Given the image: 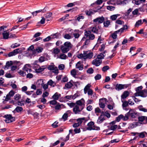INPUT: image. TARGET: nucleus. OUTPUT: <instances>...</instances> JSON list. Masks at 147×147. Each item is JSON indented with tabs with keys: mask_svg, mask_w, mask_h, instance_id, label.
<instances>
[{
	"mask_svg": "<svg viewBox=\"0 0 147 147\" xmlns=\"http://www.w3.org/2000/svg\"><path fill=\"white\" fill-rule=\"evenodd\" d=\"M68 80V78L66 76H65L62 78L61 80L62 82H65L67 81Z\"/></svg>",
	"mask_w": 147,
	"mask_h": 147,
	"instance_id": "62",
	"label": "nucleus"
},
{
	"mask_svg": "<svg viewBox=\"0 0 147 147\" xmlns=\"http://www.w3.org/2000/svg\"><path fill=\"white\" fill-rule=\"evenodd\" d=\"M94 70L92 68H89L86 71L87 73L90 74H92L94 72Z\"/></svg>",
	"mask_w": 147,
	"mask_h": 147,
	"instance_id": "45",
	"label": "nucleus"
},
{
	"mask_svg": "<svg viewBox=\"0 0 147 147\" xmlns=\"http://www.w3.org/2000/svg\"><path fill=\"white\" fill-rule=\"evenodd\" d=\"M21 98V96L19 94H16L14 96V99L18 100Z\"/></svg>",
	"mask_w": 147,
	"mask_h": 147,
	"instance_id": "56",
	"label": "nucleus"
},
{
	"mask_svg": "<svg viewBox=\"0 0 147 147\" xmlns=\"http://www.w3.org/2000/svg\"><path fill=\"white\" fill-rule=\"evenodd\" d=\"M103 23L104 27H108L110 24V22L109 20H107L105 21H104Z\"/></svg>",
	"mask_w": 147,
	"mask_h": 147,
	"instance_id": "28",
	"label": "nucleus"
},
{
	"mask_svg": "<svg viewBox=\"0 0 147 147\" xmlns=\"http://www.w3.org/2000/svg\"><path fill=\"white\" fill-rule=\"evenodd\" d=\"M118 33V32H116V31L114 32L111 35L112 37L114 39H115L117 37V34Z\"/></svg>",
	"mask_w": 147,
	"mask_h": 147,
	"instance_id": "43",
	"label": "nucleus"
},
{
	"mask_svg": "<svg viewBox=\"0 0 147 147\" xmlns=\"http://www.w3.org/2000/svg\"><path fill=\"white\" fill-rule=\"evenodd\" d=\"M115 23H116L117 24H120V25H121L122 24H124V23L123 21H121L120 20H117L116 21Z\"/></svg>",
	"mask_w": 147,
	"mask_h": 147,
	"instance_id": "63",
	"label": "nucleus"
},
{
	"mask_svg": "<svg viewBox=\"0 0 147 147\" xmlns=\"http://www.w3.org/2000/svg\"><path fill=\"white\" fill-rule=\"evenodd\" d=\"M85 13L86 15L88 16H90L93 13L92 10H86L85 11Z\"/></svg>",
	"mask_w": 147,
	"mask_h": 147,
	"instance_id": "37",
	"label": "nucleus"
},
{
	"mask_svg": "<svg viewBox=\"0 0 147 147\" xmlns=\"http://www.w3.org/2000/svg\"><path fill=\"white\" fill-rule=\"evenodd\" d=\"M45 57L44 56H41L39 58V59H38V61H36L34 63V64L35 65L36 64V63L39 61L40 63H42L44 61H45Z\"/></svg>",
	"mask_w": 147,
	"mask_h": 147,
	"instance_id": "22",
	"label": "nucleus"
},
{
	"mask_svg": "<svg viewBox=\"0 0 147 147\" xmlns=\"http://www.w3.org/2000/svg\"><path fill=\"white\" fill-rule=\"evenodd\" d=\"M127 113L129 116L132 118H135L138 116L137 112L133 109H130Z\"/></svg>",
	"mask_w": 147,
	"mask_h": 147,
	"instance_id": "10",
	"label": "nucleus"
},
{
	"mask_svg": "<svg viewBox=\"0 0 147 147\" xmlns=\"http://www.w3.org/2000/svg\"><path fill=\"white\" fill-rule=\"evenodd\" d=\"M146 136H147V133L145 131H143L141 132H138V136H135L133 139L130 140L129 142H130L133 140L139 139V138H144Z\"/></svg>",
	"mask_w": 147,
	"mask_h": 147,
	"instance_id": "4",
	"label": "nucleus"
},
{
	"mask_svg": "<svg viewBox=\"0 0 147 147\" xmlns=\"http://www.w3.org/2000/svg\"><path fill=\"white\" fill-rule=\"evenodd\" d=\"M94 123L93 121H90L87 124L88 127L86 128V130H100V128L99 127L95 126L94 125Z\"/></svg>",
	"mask_w": 147,
	"mask_h": 147,
	"instance_id": "3",
	"label": "nucleus"
},
{
	"mask_svg": "<svg viewBox=\"0 0 147 147\" xmlns=\"http://www.w3.org/2000/svg\"><path fill=\"white\" fill-rule=\"evenodd\" d=\"M5 116L6 118L5 121L7 123L12 122L15 120V118L14 117H12L11 115H5Z\"/></svg>",
	"mask_w": 147,
	"mask_h": 147,
	"instance_id": "6",
	"label": "nucleus"
},
{
	"mask_svg": "<svg viewBox=\"0 0 147 147\" xmlns=\"http://www.w3.org/2000/svg\"><path fill=\"white\" fill-rule=\"evenodd\" d=\"M100 28L99 26H98V28L96 26L91 27L89 28V31H90L91 32H92L94 33L97 34H99V32H100L99 30Z\"/></svg>",
	"mask_w": 147,
	"mask_h": 147,
	"instance_id": "9",
	"label": "nucleus"
},
{
	"mask_svg": "<svg viewBox=\"0 0 147 147\" xmlns=\"http://www.w3.org/2000/svg\"><path fill=\"white\" fill-rule=\"evenodd\" d=\"M84 17L82 16L79 15L78 17H77V18L76 19L78 21H81L82 20L84 19Z\"/></svg>",
	"mask_w": 147,
	"mask_h": 147,
	"instance_id": "39",
	"label": "nucleus"
},
{
	"mask_svg": "<svg viewBox=\"0 0 147 147\" xmlns=\"http://www.w3.org/2000/svg\"><path fill=\"white\" fill-rule=\"evenodd\" d=\"M123 117V115L121 114L119 115L116 118V120L118 121H119Z\"/></svg>",
	"mask_w": 147,
	"mask_h": 147,
	"instance_id": "60",
	"label": "nucleus"
},
{
	"mask_svg": "<svg viewBox=\"0 0 147 147\" xmlns=\"http://www.w3.org/2000/svg\"><path fill=\"white\" fill-rule=\"evenodd\" d=\"M81 63L80 61H79L77 62L76 65V68L78 69L79 70H82L84 68L83 65Z\"/></svg>",
	"mask_w": 147,
	"mask_h": 147,
	"instance_id": "14",
	"label": "nucleus"
},
{
	"mask_svg": "<svg viewBox=\"0 0 147 147\" xmlns=\"http://www.w3.org/2000/svg\"><path fill=\"white\" fill-rule=\"evenodd\" d=\"M103 100H105V101H106L107 99L106 98H101L100 99V102H99V106L100 108H104L105 107V103L103 102H102V101Z\"/></svg>",
	"mask_w": 147,
	"mask_h": 147,
	"instance_id": "18",
	"label": "nucleus"
},
{
	"mask_svg": "<svg viewBox=\"0 0 147 147\" xmlns=\"http://www.w3.org/2000/svg\"><path fill=\"white\" fill-rule=\"evenodd\" d=\"M52 14L51 13H47L45 15V16L46 20L48 21L50 20V19L52 15Z\"/></svg>",
	"mask_w": 147,
	"mask_h": 147,
	"instance_id": "26",
	"label": "nucleus"
},
{
	"mask_svg": "<svg viewBox=\"0 0 147 147\" xmlns=\"http://www.w3.org/2000/svg\"><path fill=\"white\" fill-rule=\"evenodd\" d=\"M37 53H41L43 50V49L41 47H38L36 49Z\"/></svg>",
	"mask_w": 147,
	"mask_h": 147,
	"instance_id": "53",
	"label": "nucleus"
},
{
	"mask_svg": "<svg viewBox=\"0 0 147 147\" xmlns=\"http://www.w3.org/2000/svg\"><path fill=\"white\" fill-rule=\"evenodd\" d=\"M71 74L74 78H76V72L75 69H72L71 71Z\"/></svg>",
	"mask_w": 147,
	"mask_h": 147,
	"instance_id": "36",
	"label": "nucleus"
},
{
	"mask_svg": "<svg viewBox=\"0 0 147 147\" xmlns=\"http://www.w3.org/2000/svg\"><path fill=\"white\" fill-rule=\"evenodd\" d=\"M85 53L86 55V59L87 58L91 59V58L93 55V53L92 52H89L88 51L85 52Z\"/></svg>",
	"mask_w": 147,
	"mask_h": 147,
	"instance_id": "17",
	"label": "nucleus"
},
{
	"mask_svg": "<svg viewBox=\"0 0 147 147\" xmlns=\"http://www.w3.org/2000/svg\"><path fill=\"white\" fill-rule=\"evenodd\" d=\"M122 102H123L122 106L123 108L126 107L128 105V101H124L123 100V101Z\"/></svg>",
	"mask_w": 147,
	"mask_h": 147,
	"instance_id": "46",
	"label": "nucleus"
},
{
	"mask_svg": "<svg viewBox=\"0 0 147 147\" xmlns=\"http://www.w3.org/2000/svg\"><path fill=\"white\" fill-rule=\"evenodd\" d=\"M117 127L118 126L117 125H114L111 126L110 128V129L114 131L117 128Z\"/></svg>",
	"mask_w": 147,
	"mask_h": 147,
	"instance_id": "48",
	"label": "nucleus"
},
{
	"mask_svg": "<svg viewBox=\"0 0 147 147\" xmlns=\"http://www.w3.org/2000/svg\"><path fill=\"white\" fill-rule=\"evenodd\" d=\"M12 65V62L11 61H8L6 63V65L5 66V68H7V69H8V67L11 66Z\"/></svg>",
	"mask_w": 147,
	"mask_h": 147,
	"instance_id": "31",
	"label": "nucleus"
},
{
	"mask_svg": "<svg viewBox=\"0 0 147 147\" xmlns=\"http://www.w3.org/2000/svg\"><path fill=\"white\" fill-rule=\"evenodd\" d=\"M88 121V119L86 118L85 117H82L80 118L77 119V121L78 122V123L80 125L83 121H84V123H86Z\"/></svg>",
	"mask_w": 147,
	"mask_h": 147,
	"instance_id": "16",
	"label": "nucleus"
},
{
	"mask_svg": "<svg viewBox=\"0 0 147 147\" xmlns=\"http://www.w3.org/2000/svg\"><path fill=\"white\" fill-rule=\"evenodd\" d=\"M105 55H104L103 53H101L99 55H98L97 56V58L98 59H99L100 60H101V59H103L104 58Z\"/></svg>",
	"mask_w": 147,
	"mask_h": 147,
	"instance_id": "41",
	"label": "nucleus"
},
{
	"mask_svg": "<svg viewBox=\"0 0 147 147\" xmlns=\"http://www.w3.org/2000/svg\"><path fill=\"white\" fill-rule=\"evenodd\" d=\"M22 52V51L20 50V49H16L12 52H10L7 55V56L8 57H11L16 55L17 54L21 53Z\"/></svg>",
	"mask_w": 147,
	"mask_h": 147,
	"instance_id": "7",
	"label": "nucleus"
},
{
	"mask_svg": "<svg viewBox=\"0 0 147 147\" xmlns=\"http://www.w3.org/2000/svg\"><path fill=\"white\" fill-rule=\"evenodd\" d=\"M129 116L127 113L125 115V116H124L123 115V117L122 118V119L123 121H126L129 119Z\"/></svg>",
	"mask_w": 147,
	"mask_h": 147,
	"instance_id": "42",
	"label": "nucleus"
},
{
	"mask_svg": "<svg viewBox=\"0 0 147 147\" xmlns=\"http://www.w3.org/2000/svg\"><path fill=\"white\" fill-rule=\"evenodd\" d=\"M72 45L69 42L67 41L65 42L63 45L61 46L60 49L63 53H66L72 48Z\"/></svg>",
	"mask_w": 147,
	"mask_h": 147,
	"instance_id": "2",
	"label": "nucleus"
},
{
	"mask_svg": "<svg viewBox=\"0 0 147 147\" xmlns=\"http://www.w3.org/2000/svg\"><path fill=\"white\" fill-rule=\"evenodd\" d=\"M58 67L59 70H62L64 68L65 65L63 64H60L59 65Z\"/></svg>",
	"mask_w": 147,
	"mask_h": 147,
	"instance_id": "64",
	"label": "nucleus"
},
{
	"mask_svg": "<svg viewBox=\"0 0 147 147\" xmlns=\"http://www.w3.org/2000/svg\"><path fill=\"white\" fill-rule=\"evenodd\" d=\"M101 75L100 74H97L94 77V79L96 80H99L101 78Z\"/></svg>",
	"mask_w": 147,
	"mask_h": 147,
	"instance_id": "47",
	"label": "nucleus"
},
{
	"mask_svg": "<svg viewBox=\"0 0 147 147\" xmlns=\"http://www.w3.org/2000/svg\"><path fill=\"white\" fill-rule=\"evenodd\" d=\"M86 38L85 36H84L83 37L81 40L82 42H83L84 41L83 43V46H84L85 45H88L90 42L89 39Z\"/></svg>",
	"mask_w": 147,
	"mask_h": 147,
	"instance_id": "12",
	"label": "nucleus"
},
{
	"mask_svg": "<svg viewBox=\"0 0 147 147\" xmlns=\"http://www.w3.org/2000/svg\"><path fill=\"white\" fill-rule=\"evenodd\" d=\"M120 16V15L119 14H114L112 15H111L110 17V19H111L112 21H115V20L117 18Z\"/></svg>",
	"mask_w": 147,
	"mask_h": 147,
	"instance_id": "24",
	"label": "nucleus"
},
{
	"mask_svg": "<svg viewBox=\"0 0 147 147\" xmlns=\"http://www.w3.org/2000/svg\"><path fill=\"white\" fill-rule=\"evenodd\" d=\"M18 73L21 76L24 77L26 76V72L24 71L20 70V71L18 72Z\"/></svg>",
	"mask_w": 147,
	"mask_h": 147,
	"instance_id": "38",
	"label": "nucleus"
},
{
	"mask_svg": "<svg viewBox=\"0 0 147 147\" xmlns=\"http://www.w3.org/2000/svg\"><path fill=\"white\" fill-rule=\"evenodd\" d=\"M74 134H78L80 133L81 130L80 128H76L74 129Z\"/></svg>",
	"mask_w": 147,
	"mask_h": 147,
	"instance_id": "55",
	"label": "nucleus"
},
{
	"mask_svg": "<svg viewBox=\"0 0 147 147\" xmlns=\"http://www.w3.org/2000/svg\"><path fill=\"white\" fill-rule=\"evenodd\" d=\"M105 20V18L103 16L99 17L93 20L94 23H96L98 24L102 23Z\"/></svg>",
	"mask_w": 147,
	"mask_h": 147,
	"instance_id": "8",
	"label": "nucleus"
},
{
	"mask_svg": "<svg viewBox=\"0 0 147 147\" xmlns=\"http://www.w3.org/2000/svg\"><path fill=\"white\" fill-rule=\"evenodd\" d=\"M64 38L66 39H69L71 38V36L69 34H65L64 36Z\"/></svg>",
	"mask_w": 147,
	"mask_h": 147,
	"instance_id": "52",
	"label": "nucleus"
},
{
	"mask_svg": "<svg viewBox=\"0 0 147 147\" xmlns=\"http://www.w3.org/2000/svg\"><path fill=\"white\" fill-rule=\"evenodd\" d=\"M23 110V108L21 107H17L14 110L18 113H19L22 111Z\"/></svg>",
	"mask_w": 147,
	"mask_h": 147,
	"instance_id": "32",
	"label": "nucleus"
},
{
	"mask_svg": "<svg viewBox=\"0 0 147 147\" xmlns=\"http://www.w3.org/2000/svg\"><path fill=\"white\" fill-rule=\"evenodd\" d=\"M109 68V67L108 66L106 65L103 67L102 68V71H103L105 72L108 70Z\"/></svg>",
	"mask_w": 147,
	"mask_h": 147,
	"instance_id": "58",
	"label": "nucleus"
},
{
	"mask_svg": "<svg viewBox=\"0 0 147 147\" xmlns=\"http://www.w3.org/2000/svg\"><path fill=\"white\" fill-rule=\"evenodd\" d=\"M45 69V68L40 67L38 69H36V71L38 73H40L43 71Z\"/></svg>",
	"mask_w": 147,
	"mask_h": 147,
	"instance_id": "49",
	"label": "nucleus"
},
{
	"mask_svg": "<svg viewBox=\"0 0 147 147\" xmlns=\"http://www.w3.org/2000/svg\"><path fill=\"white\" fill-rule=\"evenodd\" d=\"M47 83L48 85L53 87H54L56 85V83L55 82L53 81L52 80H49Z\"/></svg>",
	"mask_w": 147,
	"mask_h": 147,
	"instance_id": "25",
	"label": "nucleus"
},
{
	"mask_svg": "<svg viewBox=\"0 0 147 147\" xmlns=\"http://www.w3.org/2000/svg\"><path fill=\"white\" fill-rule=\"evenodd\" d=\"M70 81L67 83H66L65 85V87L67 88H71L73 86L72 84Z\"/></svg>",
	"mask_w": 147,
	"mask_h": 147,
	"instance_id": "30",
	"label": "nucleus"
},
{
	"mask_svg": "<svg viewBox=\"0 0 147 147\" xmlns=\"http://www.w3.org/2000/svg\"><path fill=\"white\" fill-rule=\"evenodd\" d=\"M2 35L4 39H7L9 38V33L7 32L6 31H4V32L2 33Z\"/></svg>",
	"mask_w": 147,
	"mask_h": 147,
	"instance_id": "21",
	"label": "nucleus"
},
{
	"mask_svg": "<svg viewBox=\"0 0 147 147\" xmlns=\"http://www.w3.org/2000/svg\"><path fill=\"white\" fill-rule=\"evenodd\" d=\"M59 33H57L52 35L51 36H52V38H58L59 37Z\"/></svg>",
	"mask_w": 147,
	"mask_h": 147,
	"instance_id": "40",
	"label": "nucleus"
},
{
	"mask_svg": "<svg viewBox=\"0 0 147 147\" xmlns=\"http://www.w3.org/2000/svg\"><path fill=\"white\" fill-rule=\"evenodd\" d=\"M140 96L142 97H145L147 96V90L144 89L141 91H139Z\"/></svg>",
	"mask_w": 147,
	"mask_h": 147,
	"instance_id": "13",
	"label": "nucleus"
},
{
	"mask_svg": "<svg viewBox=\"0 0 147 147\" xmlns=\"http://www.w3.org/2000/svg\"><path fill=\"white\" fill-rule=\"evenodd\" d=\"M67 58V55L65 54V53H63L61 54L59 56V58L62 59H65Z\"/></svg>",
	"mask_w": 147,
	"mask_h": 147,
	"instance_id": "33",
	"label": "nucleus"
},
{
	"mask_svg": "<svg viewBox=\"0 0 147 147\" xmlns=\"http://www.w3.org/2000/svg\"><path fill=\"white\" fill-rule=\"evenodd\" d=\"M91 98L92 99H95L97 98V96H96V94L95 92L93 93L92 94L90 95Z\"/></svg>",
	"mask_w": 147,
	"mask_h": 147,
	"instance_id": "54",
	"label": "nucleus"
},
{
	"mask_svg": "<svg viewBox=\"0 0 147 147\" xmlns=\"http://www.w3.org/2000/svg\"><path fill=\"white\" fill-rule=\"evenodd\" d=\"M114 105V103L113 102L112 103V105L110 104L108 105H107V108L110 110L113 109V108Z\"/></svg>",
	"mask_w": 147,
	"mask_h": 147,
	"instance_id": "51",
	"label": "nucleus"
},
{
	"mask_svg": "<svg viewBox=\"0 0 147 147\" xmlns=\"http://www.w3.org/2000/svg\"><path fill=\"white\" fill-rule=\"evenodd\" d=\"M29 65L26 64L24 67L23 70L24 71H26L27 73L30 72L32 71L31 69L28 68Z\"/></svg>",
	"mask_w": 147,
	"mask_h": 147,
	"instance_id": "20",
	"label": "nucleus"
},
{
	"mask_svg": "<svg viewBox=\"0 0 147 147\" xmlns=\"http://www.w3.org/2000/svg\"><path fill=\"white\" fill-rule=\"evenodd\" d=\"M124 88V85L121 84H117L115 86V89L118 91H119Z\"/></svg>",
	"mask_w": 147,
	"mask_h": 147,
	"instance_id": "19",
	"label": "nucleus"
},
{
	"mask_svg": "<svg viewBox=\"0 0 147 147\" xmlns=\"http://www.w3.org/2000/svg\"><path fill=\"white\" fill-rule=\"evenodd\" d=\"M107 9L108 10L112 11L115 9V7L112 6H108L107 7Z\"/></svg>",
	"mask_w": 147,
	"mask_h": 147,
	"instance_id": "61",
	"label": "nucleus"
},
{
	"mask_svg": "<svg viewBox=\"0 0 147 147\" xmlns=\"http://www.w3.org/2000/svg\"><path fill=\"white\" fill-rule=\"evenodd\" d=\"M101 63L102 61L97 58L92 61V63L93 65L97 66L99 65Z\"/></svg>",
	"mask_w": 147,
	"mask_h": 147,
	"instance_id": "11",
	"label": "nucleus"
},
{
	"mask_svg": "<svg viewBox=\"0 0 147 147\" xmlns=\"http://www.w3.org/2000/svg\"><path fill=\"white\" fill-rule=\"evenodd\" d=\"M84 35L87 38L88 37V39L89 40H93L95 38V35L91 33L90 31H86L84 32Z\"/></svg>",
	"mask_w": 147,
	"mask_h": 147,
	"instance_id": "5",
	"label": "nucleus"
},
{
	"mask_svg": "<svg viewBox=\"0 0 147 147\" xmlns=\"http://www.w3.org/2000/svg\"><path fill=\"white\" fill-rule=\"evenodd\" d=\"M129 93L127 91H125L124 92L123 94L121 96V101L123 102V100L126 98L127 96H129Z\"/></svg>",
	"mask_w": 147,
	"mask_h": 147,
	"instance_id": "15",
	"label": "nucleus"
},
{
	"mask_svg": "<svg viewBox=\"0 0 147 147\" xmlns=\"http://www.w3.org/2000/svg\"><path fill=\"white\" fill-rule=\"evenodd\" d=\"M85 103L84 99L82 98L77 101L76 103L71 102L68 103L67 104L71 108L74 107L73 111L75 114H80V112L84 109L85 107Z\"/></svg>",
	"mask_w": 147,
	"mask_h": 147,
	"instance_id": "1",
	"label": "nucleus"
},
{
	"mask_svg": "<svg viewBox=\"0 0 147 147\" xmlns=\"http://www.w3.org/2000/svg\"><path fill=\"white\" fill-rule=\"evenodd\" d=\"M70 111H68L66 112V113H64L63 115L62 118L64 119V121L66 120L67 119V118L68 117V115L67 113H69Z\"/></svg>",
	"mask_w": 147,
	"mask_h": 147,
	"instance_id": "29",
	"label": "nucleus"
},
{
	"mask_svg": "<svg viewBox=\"0 0 147 147\" xmlns=\"http://www.w3.org/2000/svg\"><path fill=\"white\" fill-rule=\"evenodd\" d=\"M48 10V8L47 7H45L43 9H40L37 11H36L37 14L38 13H39L41 11L44 13L46 11Z\"/></svg>",
	"mask_w": 147,
	"mask_h": 147,
	"instance_id": "35",
	"label": "nucleus"
},
{
	"mask_svg": "<svg viewBox=\"0 0 147 147\" xmlns=\"http://www.w3.org/2000/svg\"><path fill=\"white\" fill-rule=\"evenodd\" d=\"M85 56V52H84L83 54L81 53L78 56V57L79 58H83L85 59H86Z\"/></svg>",
	"mask_w": 147,
	"mask_h": 147,
	"instance_id": "34",
	"label": "nucleus"
},
{
	"mask_svg": "<svg viewBox=\"0 0 147 147\" xmlns=\"http://www.w3.org/2000/svg\"><path fill=\"white\" fill-rule=\"evenodd\" d=\"M53 53L55 54H57L60 52V50L58 48H54L53 49Z\"/></svg>",
	"mask_w": 147,
	"mask_h": 147,
	"instance_id": "27",
	"label": "nucleus"
},
{
	"mask_svg": "<svg viewBox=\"0 0 147 147\" xmlns=\"http://www.w3.org/2000/svg\"><path fill=\"white\" fill-rule=\"evenodd\" d=\"M141 24H142V20H140L136 22L135 24V26L136 27H138Z\"/></svg>",
	"mask_w": 147,
	"mask_h": 147,
	"instance_id": "44",
	"label": "nucleus"
},
{
	"mask_svg": "<svg viewBox=\"0 0 147 147\" xmlns=\"http://www.w3.org/2000/svg\"><path fill=\"white\" fill-rule=\"evenodd\" d=\"M20 45V44H18V43H15L14 44H13L11 45V47L13 48H15L16 47H18Z\"/></svg>",
	"mask_w": 147,
	"mask_h": 147,
	"instance_id": "57",
	"label": "nucleus"
},
{
	"mask_svg": "<svg viewBox=\"0 0 147 147\" xmlns=\"http://www.w3.org/2000/svg\"><path fill=\"white\" fill-rule=\"evenodd\" d=\"M61 96L60 94H59L57 92H56L52 96V98L55 100H58L59 97H60Z\"/></svg>",
	"mask_w": 147,
	"mask_h": 147,
	"instance_id": "23",
	"label": "nucleus"
},
{
	"mask_svg": "<svg viewBox=\"0 0 147 147\" xmlns=\"http://www.w3.org/2000/svg\"><path fill=\"white\" fill-rule=\"evenodd\" d=\"M42 93L41 90L40 89H38L36 91V94L37 95H39L41 94Z\"/></svg>",
	"mask_w": 147,
	"mask_h": 147,
	"instance_id": "59",
	"label": "nucleus"
},
{
	"mask_svg": "<svg viewBox=\"0 0 147 147\" xmlns=\"http://www.w3.org/2000/svg\"><path fill=\"white\" fill-rule=\"evenodd\" d=\"M145 116H141L138 117V121L140 122H143L144 121Z\"/></svg>",
	"mask_w": 147,
	"mask_h": 147,
	"instance_id": "50",
	"label": "nucleus"
}]
</instances>
